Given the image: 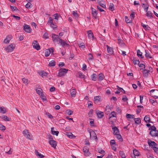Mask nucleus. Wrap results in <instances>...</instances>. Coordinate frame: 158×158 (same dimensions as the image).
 <instances>
[{
  "instance_id": "cd10ccee",
  "label": "nucleus",
  "mask_w": 158,
  "mask_h": 158,
  "mask_svg": "<svg viewBox=\"0 0 158 158\" xmlns=\"http://www.w3.org/2000/svg\"><path fill=\"white\" fill-rule=\"evenodd\" d=\"M53 23V19L51 17H49L48 21V24L50 26Z\"/></svg>"
},
{
  "instance_id": "a878e982",
  "label": "nucleus",
  "mask_w": 158,
  "mask_h": 158,
  "mask_svg": "<svg viewBox=\"0 0 158 158\" xmlns=\"http://www.w3.org/2000/svg\"><path fill=\"white\" fill-rule=\"evenodd\" d=\"M145 56L147 59H151L152 58L151 55L148 51L145 50Z\"/></svg>"
},
{
  "instance_id": "4d7b16f0",
  "label": "nucleus",
  "mask_w": 158,
  "mask_h": 158,
  "mask_svg": "<svg viewBox=\"0 0 158 158\" xmlns=\"http://www.w3.org/2000/svg\"><path fill=\"white\" fill-rule=\"evenodd\" d=\"M31 5V4L30 2H28L25 5V6L26 8L29 9Z\"/></svg>"
},
{
  "instance_id": "3c124183",
  "label": "nucleus",
  "mask_w": 158,
  "mask_h": 158,
  "mask_svg": "<svg viewBox=\"0 0 158 158\" xmlns=\"http://www.w3.org/2000/svg\"><path fill=\"white\" fill-rule=\"evenodd\" d=\"M134 117V115L132 114H127L126 117L127 118H133Z\"/></svg>"
},
{
  "instance_id": "f8f14e48",
  "label": "nucleus",
  "mask_w": 158,
  "mask_h": 158,
  "mask_svg": "<svg viewBox=\"0 0 158 158\" xmlns=\"http://www.w3.org/2000/svg\"><path fill=\"white\" fill-rule=\"evenodd\" d=\"M12 36L11 35H8L6 37L4 40V43L8 44L9 43L10 40L12 39Z\"/></svg>"
},
{
  "instance_id": "603ef678",
  "label": "nucleus",
  "mask_w": 158,
  "mask_h": 158,
  "mask_svg": "<svg viewBox=\"0 0 158 158\" xmlns=\"http://www.w3.org/2000/svg\"><path fill=\"white\" fill-rule=\"evenodd\" d=\"M105 78V76L103 74L101 73L99 74L98 79H104Z\"/></svg>"
},
{
  "instance_id": "4be33fe9",
  "label": "nucleus",
  "mask_w": 158,
  "mask_h": 158,
  "mask_svg": "<svg viewBox=\"0 0 158 158\" xmlns=\"http://www.w3.org/2000/svg\"><path fill=\"white\" fill-rule=\"evenodd\" d=\"M112 129L114 131L113 134L114 135H116L119 133V130L117 127H113L112 128Z\"/></svg>"
},
{
  "instance_id": "8fccbe9b",
  "label": "nucleus",
  "mask_w": 158,
  "mask_h": 158,
  "mask_svg": "<svg viewBox=\"0 0 158 158\" xmlns=\"http://www.w3.org/2000/svg\"><path fill=\"white\" fill-rule=\"evenodd\" d=\"M150 102L154 106H156L157 104V102H156V100L154 101L153 100L151 99L150 100Z\"/></svg>"
},
{
  "instance_id": "052dcab7",
  "label": "nucleus",
  "mask_w": 158,
  "mask_h": 158,
  "mask_svg": "<svg viewBox=\"0 0 158 158\" xmlns=\"http://www.w3.org/2000/svg\"><path fill=\"white\" fill-rule=\"evenodd\" d=\"M130 17L131 19H133L135 17V12L133 11H132L130 15Z\"/></svg>"
},
{
  "instance_id": "c756f323",
  "label": "nucleus",
  "mask_w": 158,
  "mask_h": 158,
  "mask_svg": "<svg viewBox=\"0 0 158 158\" xmlns=\"http://www.w3.org/2000/svg\"><path fill=\"white\" fill-rule=\"evenodd\" d=\"M72 14L74 17L76 19H77L78 17V15L77 11H73L72 12Z\"/></svg>"
},
{
  "instance_id": "423d86ee",
  "label": "nucleus",
  "mask_w": 158,
  "mask_h": 158,
  "mask_svg": "<svg viewBox=\"0 0 158 158\" xmlns=\"http://www.w3.org/2000/svg\"><path fill=\"white\" fill-rule=\"evenodd\" d=\"M23 29L25 32L30 33L31 31V29L30 26L25 24L23 27Z\"/></svg>"
},
{
  "instance_id": "393cba45",
  "label": "nucleus",
  "mask_w": 158,
  "mask_h": 158,
  "mask_svg": "<svg viewBox=\"0 0 158 158\" xmlns=\"http://www.w3.org/2000/svg\"><path fill=\"white\" fill-rule=\"evenodd\" d=\"M141 25L146 30L150 31L151 28L148 25H145L143 23H141Z\"/></svg>"
},
{
  "instance_id": "09e8293b",
  "label": "nucleus",
  "mask_w": 158,
  "mask_h": 158,
  "mask_svg": "<svg viewBox=\"0 0 158 158\" xmlns=\"http://www.w3.org/2000/svg\"><path fill=\"white\" fill-rule=\"evenodd\" d=\"M100 96H99L95 97H94V101H96V102H98L100 101Z\"/></svg>"
},
{
  "instance_id": "1a4fd4ad",
  "label": "nucleus",
  "mask_w": 158,
  "mask_h": 158,
  "mask_svg": "<svg viewBox=\"0 0 158 158\" xmlns=\"http://www.w3.org/2000/svg\"><path fill=\"white\" fill-rule=\"evenodd\" d=\"M106 48L107 52L110 55H112L114 54V49L108 45H106Z\"/></svg>"
},
{
  "instance_id": "7ed1b4c3",
  "label": "nucleus",
  "mask_w": 158,
  "mask_h": 158,
  "mask_svg": "<svg viewBox=\"0 0 158 158\" xmlns=\"http://www.w3.org/2000/svg\"><path fill=\"white\" fill-rule=\"evenodd\" d=\"M15 47V44H11L6 48V50L8 52H11L14 50Z\"/></svg>"
},
{
  "instance_id": "c85d7f7f",
  "label": "nucleus",
  "mask_w": 158,
  "mask_h": 158,
  "mask_svg": "<svg viewBox=\"0 0 158 158\" xmlns=\"http://www.w3.org/2000/svg\"><path fill=\"white\" fill-rule=\"evenodd\" d=\"M111 111V109L110 108L109 106H107L106 107L105 110V112L106 114H108V113Z\"/></svg>"
},
{
  "instance_id": "49530a36",
  "label": "nucleus",
  "mask_w": 158,
  "mask_h": 158,
  "mask_svg": "<svg viewBox=\"0 0 158 158\" xmlns=\"http://www.w3.org/2000/svg\"><path fill=\"white\" fill-rule=\"evenodd\" d=\"M78 75L79 78H85V76L81 72H79L78 73Z\"/></svg>"
},
{
  "instance_id": "20e7f679",
  "label": "nucleus",
  "mask_w": 158,
  "mask_h": 158,
  "mask_svg": "<svg viewBox=\"0 0 158 158\" xmlns=\"http://www.w3.org/2000/svg\"><path fill=\"white\" fill-rule=\"evenodd\" d=\"M149 146L152 148L155 146H157V144L154 141L148 140V142Z\"/></svg>"
},
{
  "instance_id": "6e6552de",
  "label": "nucleus",
  "mask_w": 158,
  "mask_h": 158,
  "mask_svg": "<svg viewBox=\"0 0 158 158\" xmlns=\"http://www.w3.org/2000/svg\"><path fill=\"white\" fill-rule=\"evenodd\" d=\"M23 133L24 136H26L27 138L30 140L32 139L30 137L28 130L27 129L24 130L23 131Z\"/></svg>"
},
{
  "instance_id": "dca6fc26",
  "label": "nucleus",
  "mask_w": 158,
  "mask_h": 158,
  "mask_svg": "<svg viewBox=\"0 0 158 158\" xmlns=\"http://www.w3.org/2000/svg\"><path fill=\"white\" fill-rule=\"evenodd\" d=\"M98 2L102 7L103 8H106L105 2L102 0H98Z\"/></svg>"
},
{
  "instance_id": "aec40b11",
  "label": "nucleus",
  "mask_w": 158,
  "mask_h": 158,
  "mask_svg": "<svg viewBox=\"0 0 158 158\" xmlns=\"http://www.w3.org/2000/svg\"><path fill=\"white\" fill-rule=\"evenodd\" d=\"M109 119H110L112 118H115V119L114 120H116V113L115 112L113 111L109 114Z\"/></svg>"
},
{
  "instance_id": "473e14b6",
  "label": "nucleus",
  "mask_w": 158,
  "mask_h": 158,
  "mask_svg": "<svg viewBox=\"0 0 158 158\" xmlns=\"http://www.w3.org/2000/svg\"><path fill=\"white\" fill-rule=\"evenodd\" d=\"M97 114L99 118H102L104 116V113L102 112H100L97 113Z\"/></svg>"
},
{
  "instance_id": "e2e57ef3",
  "label": "nucleus",
  "mask_w": 158,
  "mask_h": 158,
  "mask_svg": "<svg viewBox=\"0 0 158 158\" xmlns=\"http://www.w3.org/2000/svg\"><path fill=\"white\" fill-rule=\"evenodd\" d=\"M22 80L26 85H27L29 83V81H28V80Z\"/></svg>"
},
{
  "instance_id": "c9c22d12",
  "label": "nucleus",
  "mask_w": 158,
  "mask_h": 158,
  "mask_svg": "<svg viewBox=\"0 0 158 158\" xmlns=\"http://www.w3.org/2000/svg\"><path fill=\"white\" fill-rule=\"evenodd\" d=\"M6 112V110L4 107H0V112L2 114L5 113Z\"/></svg>"
},
{
  "instance_id": "bf43d9fd",
  "label": "nucleus",
  "mask_w": 158,
  "mask_h": 158,
  "mask_svg": "<svg viewBox=\"0 0 158 158\" xmlns=\"http://www.w3.org/2000/svg\"><path fill=\"white\" fill-rule=\"evenodd\" d=\"M88 56V60H92L94 58L93 55L91 53H89V54Z\"/></svg>"
},
{
  "instance_id": "a211bd4d",
  "label": "nucleus",
  "mask_w": 158,
  "mask_h": 158,
  "mask_svg": "<svg viewBox=\"0 0 158 158\" xmlns=\"http://www.w3.org/2000/svg\"><path fill=\"white\" fill-rule=\"evenodd\" d=\"M87 34L89 38L92 39H93L94 36L93 33L91 30H90L88 31H87Z\"/></svg>"
},
{
  "instance_id": "f257e3e1",
  "label": "nucleus",
  "mask_w": 158,
  "mask_h": 158,
  "mask_svg": "<svg viewBox=\"0 0 158 158\" xmlns=\"http://www.w3.org/2000/svg\"><path fill=\"white\" fill-rule=\"evenodd\" d=\"M68 71V69H61L59 70L58 76L60 77L64 76Z\"/></svg>"
},
{
  "instance_id": "7c9ffc66",
  "label": "nucleus",
  "mask_w": 158,
  "mask_h": 158,
  "mask_svg": "<svg viewBox=\"0 0 158 158\" xmlns=\"http://www.w3.org/2000/svg\"><path fill=\"white\" fill-rule=\"evenodd\" d=\"M39 95L40 96L41 98L43 99L44 102H46L47 101L46 97L44 94L43 93V92L42 93V94H40Z\"/></svg>"
},
{
  "instance_id": "b1692460",
  "label": "nucleus",
  "mask_w": 158,
  "mask_h": 158,
  "mask_svg": "<svg viewBox=\"0 0 158 158\" xmlns=\"http://www.w3.org/2000/svg\"><path fill=\"white\" fill-rule=\"evenodd\" d=\"M35 153L36 156L40 158H43L44 156L40 154L39 153V152L36 150L35 151Z\"/></svg>"
},
{
  "instance_id": "37998d69",
  "label": "nucleus",
  "mask_w": 158,
  "mask_h": 158,
  "mask_svg": "<svg viewBox=\"0 0 158 158\" xmlns=\"http://www.w3.org/2000/svg\"><path fill=\"white\" fill-rule=\"evenodd\" d=\"M119 154L122 158H126V155L123 151H120Z\"/></svg>"
},
{
  "instance_id": "f3484780",
  "label": "nucleus",
  "mask_w": 158,
  "mask_h": 158,
  "mask_svg": "<svg viewBox=\"0 0 158 158\" xmlns=\"http://www.w3.org/2000/svg\"><path fill=\"white\" fill-rule=\"evenodd\" d=\"M142 7L143 8V9L145 11H147L148 10L149 5L148 3H143L141 4Z\"/></svg>"
},
{
  "instance_id": "72a5a7b5",
  "label": "nucleus",
  "mask_w": 158,
  "mask_h": 158,
  "mask_svg": "<svg viewBox=\"0 0 158 158\" xmlns=\"http://www.w3.org/2000/svg\"><path fill=\"white\" fill-rule=\"evenodd\" d=\"M109 8V10H111V11L114 10V5L113 3H111L110 4Z\"/></svg>"
},
{
  "instance_id": "2eb2a0df",
  "label": "nucleus",
  "mask_w": 158,
  "mask_h": 158,
  "mask_svg": "<svg viewBox=\"0 0 158 158\" xmlns=\"http://www.w3.org/2000/svg\"><path fill=\"white\" fill-rule=\"evenodd\" d=\"M49 144L53 148H55L56 146V142L52 139L50 140L49 142Z\"/></svg>"
},
{
  "instance_id": "4468645a",
  "label": "nucleus",
  "mask_w": 158,
  "mask_h": 158,
  "mask_svg": "<svg viewBox=\"0 0 158 158\" xmlns=\"http://www.w3.org/2000/svg\"><path fill=\"white\" fill-rule=\"evenodd\" d=\"M39 74L43 78H46L48 76V73L44 71H41L39 73Z\"/></svg>"
},
{
  "instance_id": "774afa93",
  "label": "nucleus",
  "mask_w": 158,
  "mask_h": 158,
  "mask_svg": "<svg viewBox=\"0 0 158 158\" xmlns=\"http://www.w3.org/2000/svg\"><path fill=\"white\" fill-rule=\"evenodd\" d=\"M150 92L151 94H153V93H157L158 92V91L157 90H155V89H152V90H150Z\"/></svg>"
},
{
  "instance_id": "0eeeda50",
  "label": "nucleus",
  "mask_w": 158,
  "mask_h": 158,
  "mask_svg": "<svg viewBox=\"0 0 158 158\" xmlns=\"http://www.w3.org/2000/svg\"><path fill=\"white\" fill-rule=\"evenodd\" d=\"M89 149L86 146L84 147L83 148V151L85 156H89L90 155V153L89 152Z\"/></svg>"
},
{
  "instance_id": "9b49d317",
  "label": "nucleus",
  "mask_w": 158,
  "mask_h": 158,
  "mask_svg": "<svg viewBox=\"0 0 158 158\" xmlns=\"http://www.w3.org/2000/svg\"><path fill=\"white\" fill-rule=\"evenodd\" d=\"M52 40L54 42H59V39L58 36V35L52 34Z\"/></svg>"
},
{
  "instance_id": "5701e85b",
  "label": "nucleus",
  "mask_w": 158,
  "mask_h": 158,
  "mask_svg": "<svg viewBox=\"0 0 158 158\" xmlns=\"http://www.w3.org/2000/svg\"><path fill=\"white\" fill-rule=\"evenodd\" d=\"M150 134L152 137H156L158 135L156 131H151L150 132Z\"/></svg>"
},
{
  "instance_id": "5fc2aeb1",
  "label": "nucleus",
  "mask_w": 158,
  "mask_h": 158,
  "mask_svg": "<svg viewBox=\"0 0 158 158\" xmlns=\"http://www.w3.org/2000/svg\"><path fill=\"white\" fill-rule=\"evenodd\" d=\"M43 38L44 39H48V34L47 32L45 33L43 35Z\"/></svg>"
},
{
  "instance_id": "a19ab883",
  "label": "nucleus",
  "mask_w": 158,
  "mask_h": 158,
  "mask_svg": "<svg viewBox=\"0 0 158 158\" xmlns=\"http://www.w3.org/2000/svg\"><path fill=\"white\" fill-rule=\"evenodd\" d=\"M133 153L135 156H138L139 155V152L136 150H134L133 151Z\"/></svg>"
},
{
  "instance_id": "680f3d73",
  "label": "nucleus",
  "mask_w": 158,
  "mask_h": 158,
  "mask_svg": "<svg viewBox=\"0 0 158 158\" xmlns=\"http://www.w3.org/2000/svg\"><path fill=\"white\" fill-rule=\"evenodd\" d=\"M153 149L155 153L158 154V147H157V146H155L153 148Z\"/></svg>"
},
{
  "instance_id": "9d476101",
  "label": "nucleus",
  "mask_w": 158,
  "mask_h": 158,
  "mask_svg": "<svg viewBox=\"0 0 158 158\" xmlns=\"http://www.w3.org/2000/svg\"><path fill=\"white\" fill-rule=\"evenodd\" d=\"M91 13L92 15L96 19L98 12L96 10L94 9L93 8L91 7Z\"/></svg>"
},
{
  "instance_id": "6e6d98bb",
  "label": "nucleus",
  "mask_w": 158,
  "mask_h": 158,
  "mask_svg": "<svg viewBox=\"0 0 158 158\" xmlns=\"http://www.w3.org/2000/svg\"><path fill=\"white\" fill-rule=\"evenodd\" d=\"M50 26L51 28H53L54 29L56 28L57 27V26L56 24L54 23H52V24L50 25Z\"/></svg>"
},
{
  "instance_id": "412c9836",
  "label": "nucleus",
  "mask_w": 158,
  "mask_h": 158,
  "mask_svg": "<svg viewBox=\"0 0 158 158\" xmlns=\"http://www.w3.org/2000/svg\"><path fill=\"white\" fill-rule=\"evenodd\" d=\"M59 42L62 46L64 47L66 45H68V44H67L65 41L61 39H59Z\"/></svg>"
},
{
  "instance_id": "4c0bfd02",
  "label": "nucleus",
  "mask_w": 158,
  "mask_h": 158,
  "mask_svg": "<svg viewBox=\"0 0 158 158\" xmlns=\"http://www.w3.org/2000/svg\"><path fill=\"white\" fill-rule=\"evenodd\" d=\"M36 93L40 95V94H42V93L43 92V90L41 88H38L36 89Z\"/></svg>"
},
{
  "instance_id": "338daca9",
  "label": "nucleus",
  "mask_w": 158,
  "mask_h": 158,
  "mask_svg": "<svg viewBox=\"0 0 158 158\" xmlns=\"http://www.w3.org/2000/svg\"><path fill=\"white\" fill-rule=\"evenodd\" d=\"M128 98L125 95H123V96L122 100L124 102H126L128 100Z\"/></svg>"
},
{
  "instance_id": "ea45409f",
  "label": "nucleus",
  "mask_w": 158,
  "mask_h": 158,
  "mask_svg": "<svg viewBox=\"0 0 158 158\" xmlns=\"http://www.w3.org/2000/svg\"><path fill=\"white\" fill-rule=\"evenodd\" d=\"M56 63L53 60H52L50 61L49 64V66L50 67L54 66L55 65Z\"/></svg>"
},
{
  "instance_id": "79ce46f5",
  "label": "nucleus",
  "mask_w": 158,
  "mask_h": 158,
  "mask_svg": "<svg viewBox=\"0 0 158 158\" xmlns=\"http://www.w3.org/2000/svg\"><path fill=\"white\" fill-rule=\"evenodd\" d=\"M116 135V137L118 139L119 141H122L123 140V138H122V137L121 135L119 134H118Z\"/></svg>"
},
{
  "instance_id": "c03bdc74",
  "label": "nucleus",
  "mask_w": 158,
  "mask_h": 158,
  "mask_svg": "<svg viewBox=\"0 0 158 158\" xmlns=\"http://www.w3.org/2000/svg\"><path fill=\"white\" fill-rule=\"evenodd\" d=\"M55 19L58 20L59 18L60 17V15L56 13L53 15Z\"/></svg>"
},
{
  "instance_id": "0e129e2a",
  "label": "nucleus",
  "mask_w": 158,
  "mask_h": 158,
  "mask_svg": "<svg viewBox=\"0 0 158 158\" xmlns=\"http://www.w3.org/2000/svg\"><path fill=\"white\" fill-rule=\"evenodd\" d=\"M125 20L126 22L127 23H131V20H130L127 17V16H126L125 17Z\"/></svg>"
},
{
  "instance_id": "bb28decb",
  "label": "nucleus",
  "mask_w": 158,
  "mask_h": 158,
  "mask_svg": "<svg viewBox=\"0 0 158 158\" xmlns=\"http://www.w3.org/2000/svg\"><path fill=\"white\" fill-rule=\"evenodd\" d=\"M137 56L139 57H140L141 58H143L144 57L142 56V53L140 51L139 49H138L137 51Z\"/></svg>"
},
{
  "instance_id": "de8ad7c7",
  "label": "nucleus",
  "mask_w": 158,
  "mask_h": 158,
  "mask_svg": "<svg viewBox=\"0 0 158 158\" xmlns=\"http://www.w3.org/2000/svg\"><path fill=\"white\" fill-rule=\"evenodd\" d=\"M67 135L69 138L71 139L73 138V137H75L73 134L71 132L67 133Z\"/></svg>"
},
{
  "instance_id": "a18cd8bd",
  "label": "nucleus",
  "mask_w": 158,
  "mask_h": 158,
  "mask_svg": "<svg viewBox=\"0 0 158 158\" xmlns=\"http://www.w3.org/2000/svg\"><path fill=\"white\" fill-rule=\"evenodd\" d=\"M135 123L137 124H139L141 123V120L140 119V118H135Z\"/></svg>"
},
{
  "instance_id": "f03ea898",
  "label": "nucleus",
  "mask_w": 158,
  "mask_h": 158,
  "mask_svg": "<svg viewBox=\"0 0 158 158\" xmlns=\"http://www.w3.org/2000/svg\"><path fill=\"white\" fill-rule=\"evenodd\" d=\"M32 45L33 47L37 50H39L40 49V46L37 41H34L32 43Z\"/></svg>"
},
{
  "instance_id": "f704fd0d",
  "label": "nucleus",
  "mask_w": 158,
  "mask_h": 158,
  "mask_svg": "<svg viewBox=\"0 0 158 158\" xmlns=\"http://www.w3.org/2000/svg\"><path fill=\"white\" fill-rule=\"evenodd\" d=\"M150 71L149 70L144 69L143 70V73L144 76H147Z\"/></svg>"
},
{
  "instance_id": "864d4df0",
  "label": "nucleus",
  "mask_w": 158,
  "mask_h": 158,
  "mask_svg": "<svg viewBox=\"0 0 158 158\" xmlns=\"http://www.w3.org/2000/svg\"><path fill=\"white\" fill-rule=\"evenodd\" d=\"M133 62L134 64H139V60H136L135 59H133Z\"/></svg>"
},
{
  "instance_id": "6ab92c4d",
  "label": "nucleus",
  "mask_w": 158,
  "mask_h": 158,
  "mask_svg": "<svg viewBox=\"0 0 158 158\" xmlns=\"http://www.w3.org/2000/svg\"><path fill=\"white\" fill-rule=\"evenodd\" d=\"M146 12V16L147 17L150 19H152L153 18V16L152 14L151 11H147Z\"/></svg>"
},
{
  "instance_id": "ddd939ff",
  "label": "nucleus",
  "mask_w": 158,
  "mask_h": 158,
  "mask_svg": "<svg viewBox=\"0 0 158 158\" xmlns=\"http://www.w3.org/2000/svg\"><path fill=\"white\" fill-rule=\"evenodd\" d=\"M144 120L146 123H152L151 120L150 116L149 115H146L144 118Z\"/></svg>"
},
{
  "instance_id": "69168bd1",
  "label": "nucleus",
  "mask_w": 158,
  "mask_h": 158,
  "mask_svg": "<svg viewBox=\"0 0 158 158\" xmlns=\"http://www.w3.org/2000/svg\"><path fill=\"white\" fill-rule=\"evenodd\" d=\"M91 121L90 122L89 124L91 126H93L94 124V120L93 119H90Z\"/></svg>"
},
{
  "instance_id": "e433bc0d",
  "label": "nucleus",
  "mask_w": 158,
  "mask_h": 158,
  "mask_svg": "<svg viewBox=\"0 0 158 158\" xmlns=\"http://www.w3.org/2000/svg\"><path fill=\"white\" fill-rule=\"evenodd\" d=\"M78 46L79 47L82 49H84L85 48V46L83 43H80L78 44Z\"/></svg>"
},
{
  "instance_id": "2f4dec72",
  "label": "nucleus",
  "mask_w": 158,
  "mask_h": 158,
  "mask_svg": "<svg viewBox=\"0 0 158 158\" xmlns=\"http://www.w3.org/2000/svg\"><path fill=\"white\" fill-rule=\"evenodd\" d=\"M70 92L71 95L73 97H75L76 94V91L75 89H72L70 90Z\"/></svg>"
},
{
  "instance_id": "13d9d810",
  "label": "nucleus",
  "mask_w": 158,
  "mask_h": 158,
  "mask_svg": "<svg viewBox=\"0 0 158 158\" xmlns=\"http://www.w3.org/2000/svg\"><path fill=\"white\" fill-rule=\"evenodd\" d=\"M149 130L151 131H156V128L154 126H152L150 127H149Z\"/></svg>"
},
{
  "instance_id": "58836bf2",
  "label": "nucleus",
  "mask_w": 158,
  "mask_h": 158,
  "mask_svg": "<svg viewBox=\"0 0 158 158\" xmlns=\"http://www.w3.org/2000/svg\"><path fill=\"white\" fill-rule=\"evenodd\" d=\"M2 118L6 121H9L10 120V118H8L6 116L4 115L2 117Z\"/></svg>"
},
{
  "instance_id": "39448f33",
  "label": "nucleus",
  "mask_w": 158,
  "mask_h": 158,
  "mask_svg": "<svg viewBox=\"0 0 158 158\" xmlns=\"http://www.w3.org/2000/svg\"><path fill=\"white\" fill-rule=\"evenodd\" d=\"M54 52V49L53 48H50L48 49H47L45 51V56L46 57L48 56L51 53H53Z\"/></svg>"
}]
</instances>
